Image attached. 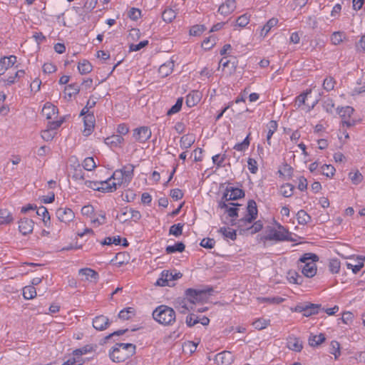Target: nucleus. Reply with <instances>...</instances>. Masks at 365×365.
I'll use <instances>...</instances> for the list:
<instances>
[{
  "label": "nucleus",
  "mask_w": 365,
  "mask_h": 365,
  "mask_svg": "<svg viewBox=\"0 0 365 365\" xmlns=\"http://www.w3.org/2000/svg\"><path fill=\"white\" fill-rule=\"evenodd\" d=\"M121 238L119 236H115L113 237H106L105 240L101 242L103 245H110L114 244L115 245H118L120 244Z\"/></svg>",
  "instance_id": "obj_56"
},
{
  "label": "nucleus",
  "mask_w": 365,
  "mask_h": 365,
  "mask_svg": "<svg viewBox=\"0 0 365 365\" xmlns=\"http://www.w3.org/2000/svg\"><path fill=\"white\" fill-rule=\"evenodd\" d=\"M173 68V61H168L160 66L158 72L162 77H166L172 73Z\"/></svg>",
  "instance_id": "obj_23"
},
{
  "label": "nucleus",
  "mask_w": 365,
  "mask_h": 365,
  "mask_svg": "<svg viewBox=\"0 0 365 365\" xmlns=\"http://www.w3.org/2000/svg\"><path fill=\"white\" fill-rule=\"evenodd\" d=\"M288 232L282 226L277 230H272L265 237L264 239L269 241H284L287 240Z\"/></svg>",
  "instance_id": "obj_10"
},
{
  "label": "nucleus",
  "mask_w": 365,
  "mask_h": 365,
  "mask_svg": "<svg viewBox=\"0 0 365 365\" xmlns=\"http://www.w3.org/2000/svg\"><path fill=\"white\" fill-rule=\"evenodd\" d=\"M297 220L299 225H304L311 221L312 217L304 210H300L297 213Z\"/></svg>",
  "instance_id": "obj_30"
},
{
  "label": "nucleus",
  "mask_w": 365,
  "mask_h": 365,
  "mask_svg": "<svg viewBox=\"0 0 365 365\" xmlns=\"http://www.w3.org/2000/svg\"><path fill=\"white\" fill-rule=\"evenodd\" d=\"M110 324L108 318L103 315L96 317L93 320V327L98 331L105 330Z\"/></svg>",
  "instance_id": "obj_17"
},
{
  "label": "nucleus",
  "mask_w": 365,
  "mask_h": 365,
  "mask_svg": "<svg viewBox=\"0 0 365 365\" xmlns=\"http://www.w3.org/2000/svg\"><path fill=\"white\" fill-rule=\"evenodd\" d=\"M201 94L199 91H193L190 92L186 97V105L191 108L195 106L200 102Z\"/></svg>",
  "instance_id": "obj_21"
},
{
  "label": "nucleus",
  "mask_w": 365,
  "mask_h": 365,
  "mask_svg": "<svg viewBox=\"0 0 365 365\" xmlns=\"http://www.w3.org/2000/svg\"><path fill=\"white\" fill-rule=\"evenodd\" d=\"M56 217L58 219L64 223H68L71 221H72L75 215L73 210L70 208L67 207H60L56 210Z\"/></svg>",
  "instance_id": "obj_12"
},
{
  "label": "nucleus",
  "mask_w": 365,
  "mask_h": 365,
  "mask_svg": "<svg viewBox=\"0 0 365 365\" xmlns=\"http://www.w3.org/2000/svg\"><path fill=\"white\" fill-rule=\"evenodd\" d=\"M36 215L41 217L45 226L48 227L50 224V215L47 209L43 206L39 207L36 210Z\"/></svg>",
  "instance_id": "obj_29"
},
{
  "label": "nucleus",
  "mask_w": 365,
  "mask_h": 365,
  "mask_svg": "<svg viewBox=\"0 0 365 365\" xmlns=\"http://www.w3.org/2000/svg\"><path fill=\"white\" fill-rule=\"evenodd\" d=\"M58 113L57 108L51 103L44 104L42 108V115L47 119H54Z\"/></svg>",
  "instance_id": "obj_18"
},
{
  "label": "nucleus",
  "mask_w": 365,
  "mask_h": 365,
  "mask_svg": "<svg viewBox=\"0 0 365 365\" xmlns=\"http://www.w3.org/2000/svg\"><path fill=\"white\" fill-rule=\"evenodd\" d=\"M329 353L334 356V359H337L340 354V344L336 341H331L329 346Z\"/></svg>",
  "instance_id": "obj_42"
},
{
  "label": "nucleus",
  "mask_w": 365,
  "mask_h": 365,
  "mask_svg": "<svg viewBox=\"0 0 365 365\" xmlns=\"http://www.w3.org/2000/svg\"><path fill=\"white\" fill-rule=\"evenodd\" d=\"M135 353V346L130 343L116 344L109 351L110 359L115 363L124 362Z\"/></svg>",
  "instance_id": "obj_2"
},
{
  "label": "nucleus",
  "mask_w": 365,
  "mask_h": 365,
  "mask_svg": "<svg viewBox=\"0 0 365 365\" xmlns=\"http://www.w3.org/2000/svg\"><path fill=\"white\" fill-rule=\"evenodd\" d=\"M78 274L83 277L82 280L90 282H96L99 278L98 273L91 268L80 269Z\"/></svg>",
  "instance_id": "obj_14"
},
{
  "label": "nucleus",
  "mask_w": 365,
  "mask_h": 365,
  "mask_svg": "<svg viewBox=\"0 0 365 365\" xmlns=\"http://www.w3.org/2000/svg\"><path fill=\"white\" fill-rule=\"evenodd\" d=\"M341 263L337 259H331L329 263V269L332 274H337L340 271Z\"/></svg>",
  "instance_id": "obj_49"
},
{
  "label": "nucleus",
  "mask_w": 365,
  "mask_h": 365,
  "mask_svg": "<svg viewBox=\"0 0 365 365\" xmlns=\"http://www.w3.org/2000/svg\"><path fill=\"white\" fill-rule=\"evenodd\" d=\"M288 280L290 283L301 284L302 278L296 272H289L288 273Z\"/></svg>",
  "instance_id": "obj_58"
},
{
  "label": "nucleus",
  "mask_w": 365,
  "mask_h": 365,
  "mask_svg": "<svg viewBox=\"0 0 365 365\" xmlns=\"http://www.w3.org/2000/svg\"><path fill=\"white\" fill-rule=\"evenodd\" d=\"M182 106V98H179L175 105H173L167 112L168 115H172L178 113Z\"/></svg>",
  "instance_id": "obj_52"
},
{
  "label": "nucleus",
  "mask_w": 365,
  "mask_h": 365,
  "mask_svg": "<svg viewBox=\"0 0 365 365\" xmlns=\"http://www.w3.org/2000/svg\"><path fill=\"white\" fill-rule=\"evenodd\" d=\"M250 22V16L245 14L239 16L236 20V24L240 27L246 26Z\"/></svg>",
  "instance_id": "obj_57"
},
{
  "label": "nucleus",
  "mask_w": 365,
  "mask_h": 365,
  "mask_svg": "<svg viewBox=\"0 0 365 365\" xmlns=\"http://www.w3.org/2000/svg\"><path fill=\"white\" fill-rule=\"evenodd\" d=\"M335 83L336 82L334 79L332 77L329 76L324 80L322 86L326 91L329 92L334 88Z\"/></svg>",
  "instance_id": "obj_51"
},
{
  "label": "nucleus",
  "mask_w": 365,
  "mask_h": 365,
  "mask_svg": "<svg viewBox=\"0 0 365 365\" xmlns=\"http://www.w3.org/2000/svg\"><path fill=\"white\" fill-rule=\"evenodd\" d=\"M134 168L135 166L133 165L128 164L123 166L121 169L115 170L113 175L106 180L108 187L104 188V190L106 192H113L119 187H127L133 178Z\"/></svg>",
  "instance_id": "obj_1"
},
{
  "label": "nucleus",
  "mask_w": 365,
  "mask_h": 365,
  "mask_svg": "<svg viewBox=\"0 0 365 365\" xmlns=\"http://www.w3.org/2000/svg\"><path fill=\"white\" fill-rule=\"evenodd\" d=\"M294 186L291 184L287 183L281 186L280 193L284 197H289L293 195Z\"/></svg>",
  "instance_id": "obj_47"
},
{
  "label": "nucleus",
  "mask_w": 365,
  "mask_h": 365,
  "mask_svg": "<svg viewBox=\"0 0 365 365\" xmlns=\"http://www.w3.org/2000/svg\"><path fill=\"white\" fill-rule=\"evenodd\" d=\"M245 192L242 189L233 187H227L223 195L225 201L236 200L244 197Z\"/></svg>",
  "instance_id": "obj_11"
},
{
  "label": "nucleus",
  "mask_w": 365,
  "mask_h": 365,
  "mask_svg": "<svg viewBox=\"0 0 365 365\" xmlns=\"http://www.w3.org/2000/svg\"><path fill=\"white\" fill-rule=\"evenodd\" d=\"M336 113L341 118V126L342 128H351L357 123V120L352 118L354 109L351 106H342L336 108Z\"/></svg>",
  "instance_id": "obj_6"
},
{
  "label": "nucleus",
  "mask_w": 365,
  "mask_h": 365,
  "mask_svg": "<svg viewBox=\"0 0 365 365\" xmlns=\"http://www.w3.org/2000/svg\"><path fill=\"white\" fill-rule=\"evenodd\" d=\"M34 222L26 217L21 218L19 221V230L23 235H28L32 233Z\"/></svg>",
  "instance_id": "obj_13"
},
{
  "label": "nucleus",
  "mask_w": 365,
  "mask_h": 365,
  "mask_svg": "<svg viewBox=\"0 0 365 365\" xmlns=\"http://www.w3.org/2000/svg\"><path fill=\"white\" fill-rule=\"evenodd\" d=\"M335 168L331 165L324 164L321 166V172L324 175H326L328 178H331L334 176L335 173Z\"/></svg>",
  "instance_id": "obj_48"
},
{
  "label": "nucleus",
  "mask_w": 365,
  "mask_h": 365,
  "mask_svg": "<svg viewBox=\"0 0 365 365\" xmlns=\"http://www.w3.org/2000/svg\"><path fill=\"white\" fill-rule=\"evenodd\" d=\"M175 17L176 12L170 8L165 9L162 14L163 20L167 23L172 22Z\"/></svg>",
  "instance_id": "obj_38"
},
{
  "label": "nucleus",
  "mask_w": 365,
  "mask_h": 365,
  "mask_svg": "<svg viewBox=\"0 0 365 365\" xmlns=\"http://www.w3.org/2000/svg\"><path fill=\"white\" fill-rule=\"evenodd\" d=\"M323 109L329 114H333L335 110V104L334 101L330 98H326L322 102Z\"/></svg>",
  "instance_id": "obj_32"
},
{
  "label": "nucleus",
  "mask_w": 365,
  "mask_h": 365,
  "mask_svg": "<svg viewBox=\"0 0 365 365\" xmlns=\"http://www.w3.org/2000/svg\"><path fill=\"white\" fill-rule=\"evenodd\" d=\"M79 86L76 83L69 84L68 86H66L64 89L65 94L67 95L69 98L77 95L79 93Z\"/></svg>",
  "instance_id": "obj_40"
},
{
  "label": "nucleus",
  "mask_w": 365,
  "mask_h": 365,
  "mask_svg": "<svg viewBox=\"0 0 365 365\" xmlns=\"http://www.w3.org/2000/svg\"><path fill=\"white\" fill-rule=\"evenodd\" d=\"M205 30V28L202 25H195L191 27L190 29V34L191 36H197L202 34L204 31Z\"/></svg>",
  "instance_id": "obj_61"
},
{
  "label": "nucleus",
  "mask_w": 365,
  "mask_h": 365,
  "mask_svg": "<svg viewBox=\"0 0 365 365\" xmlns=\"http://www.w3.org/2000/svg\"><path fill=\"white\" fill-rule=\"evenodd\" d=\"M236 9V1L235 0H226L219 7L218 11L223 16H228Z\"/></svg>",
  "instance_id": "obj_16"
},
{
  "label": "nucleus",
  "mask_w": 365,
  "mask_h": 365,
  "mask_svg": "<svg viewBox=\"0 0 365 365\" xmlns=\"http://www.w3.org/2000/svg\"><path fill=\"white\" fill-rule=\"evenodd\" d=\"M349 178L354 185H359L364 180L362 174L358 170L349 172Z\"/></svg>",
  "instance_id": "obj_35"
},
{
  "label": "nucleus",
  "mask_w": 365,
  "mask_h": 365,
  "mask_svg": "<svg viewBox=\"0 0 365 365\" xmlns=\"http://www.w3.org/2000/svg\"><path fill=\"white\" fill-rule=\"evenodd\" d=\"M263 227V224L262 223V222L260 220H258V221H256V222H253L252 224L251 225L249 230L247 232H249V233L253 235V234H255L258 232H259Z\"/></svg>",
  "instance_id": "obj_60"
},
{
  "label": "nucleus",
  "mask_w": 365,
  "mask_h": 365,
  "mask_svg": "<svg viewBox=\"0 0 365 365\" xmlns=\"http://www.w3.org/2000/svg\"><path fill=\"white\" fill-rule=\"evenodd\" d=\"M182 274L180 272H171L169 270H163L160 277L156 281V285L160 287L171 286V282L180 279Z\"/></svg>",
  "instance_id": "obj_7"
},
{
  "label": "nucleus",
  "mask_w": 365,
  "mask_h": 365,
  "mask_svg": "<svg viewBox=\"0 0 365 365\" xmlns=\"http://www.w3.org/2000/svg\"><path fill=\"white\" fill-rule=\"evenodd\" d=\"M319 260L317 255L305 253L299 258V267L302 273L307 277L311 278L317 274L316 262Z\"/></svg>",
  "instance_id": "obj_5"
},
{
  "label": "nucleus",
  "mask_w": 365,
  "mask_h": 365,
  "mask_svg": "<svg viewBox=\"0 0 365 365\" xmlns=\"http://www.w3.org/2000/svg\"><path fill=\"white\" fill-rule=\"evenodd\" d=\"M267 127V144L269 145H271V138L273 134L277 131V123L275 120H270L266 125Z\"/></svg>",
  "instance_id": "obj_24"
},
{
  "label": "nucleus",
  "mask_w": 365,
  "mask_h": 365,
  "mask_svg": "<svg viewBox=\"0 0 365 365\" xmlns=\"http://www.w3.org/2000/svg\"><path fill=\"white\" fill-rule=\"evenodd\" d=\"M78 69L81 74H86L92 71V66L88 61L83 60L78 63Z\"/></svg>",
  "instance_id": "obj_44"
},
{
  "label": "nucleus",
  "mask_w": 365,
  "mask_h": 365,
  "mask_svg": "<svg viewBox=\"0 0 365 365\" xmlns=\"http://www.w3.org/2000/svg\"><path fill=\"white\" fill-rule=\"evenodd\" d=\"M1 223H9L12 220L10 212L6 209H0Z\"/></svg>",
  "instance_id": "obj_55"
},
{
  "label": "nucleus",
  "mask_w": 365,
  "mask_h": 365,
  "mask_svg": "<svg viewBox=\"0 0 365 365\" xmlns=\"http://www.w3.org/2000/svg\"><path fill=\"white\" fill-rule=\"evenodd\" d=\"M152 315L153 319L163 326H172L176 321L175 310L167 305H159Z\"/></svg>",
  "instance_id": "obj_3"
},
{
  "label": "nucleus",
  "mask_w": 365,
  "mask_h": 365,
  "mask_svg": "<svg viewBox=\"0 0 365 365\" xmlns=\"http://www.w3.org/2000/svg\"><path fill=\"white\" fill-rule=\"evenodd\" d=\"M225 240H235L237 237L236 231L230 227H222L218 230Z\"/></svg>",
  "instance_id": "obj_25"
},
{
  "label": "nucleus",
  "mask_w": 365,
  "mask_h": 365,
  "mask_svg": "<svg viewBox=\"0 0 365 365\" xmlns=\"http://www.w3.org/2000/svg\"><path fill=\"white\" fill-rule=\"evenodd\" d=\"M247 168L251 173L255 174L258 170V166L257 161L253 158H248L247 160Z\"/></svg>",
  "instance_id": "obj_63"
},
{
  "label": "nucleus",
  "mask_w": 365,
  "mask_h": 365,
  "mask_svg": "<svg viewBox=\"0 0 365 365\" xmlns=\"http://www.w3.org/2000/svg\"><path fill=\"white\" fill-rule=\"evenodd\" d=\"M151 135V130L147 126H142L133 130V138L140 143H144L148 140Z\"/></svg>",
  "instance_id": "obj_9"
},
{
  "label": "nucleus",
  "mask_w": 365,
  "mask_h": 365,
  "mask_svg": "<svg viewBox=\"0 0 365 365\" xmlns=\"http://www.w3.org/2000/svg\"><path fill=\"white\" fill-rule=\"evenodd\" d=\"M258 214L257 203L254 200H250L247 202L246 215L237 220L235 225L241 232H247L252 224L257 219Z\"/></svg>",
  "instance_id": "obj_4"
},
{
  "label": "nucleus",
  "mask_w": 365,
  "mask_h": 365,
  "mask_svg": "<svg viewBox=\"0 0 365 365\" xmlns=\"http://www.w3.org/2000/svg\"><path fill=\"white\" fill-rule=\"evenodd\" d=\"M23 296L26 299H34L36 296V290L34 286H26L23 289Z\"/></svg>",
  "instance_id": "obj_41"
},
{
  "label": "nucleus",
  "mask_w": 365,
  "mask_h": 365,
  "mask_svg": "<svg viewBox=\"0 0 365 365\" xmlns=\"http://www.w3.org/2000/svg\"><path fill=\"white\" fill-rule=\"evenodd\" d=\"M231 207H229L227 210H226V212L230 217H236L238 216V208L237 206H240L238 203H230Z\"/></svg>",
  "instance_id": "obj_59"
},
{
  "label": "nucleus",
  "mask_w": 365,
  "mask_h": 365,
  "mask_svg": "<svg viewBox=\"0 0 365 365\" xmlns=\"http://www.w3.org/2000/svg\"><path fill=\"white\" fill-rule=\"evenodd\" d=\"M287 346L294 351H300L302 349V344L297 338H289L287 341Z\"/></svg>",
  "instance_id": "obj_34"
},
{
  "label": "nucleus",
  "mask_w": 365,
  "mask_h": 365,
  "mask_svg": "<svg viewBox=\"0 0 365 365\" xmlns=\"http://www.w3.org/2000/svg\"><path fill=\"white\" fill-rule=\"evenodd\" d=\"M83 167L85 170L91 171L96 167V164L92 157H88L84 159L83 162Z\"/></svg>",
  "instance_id": "obj_53"
},
{
  "label": "nucleus",
  "mask_w": 365,
  "mask_h": 365,
  "mask_svg": "<svg viewBox=\"0 0 365 365\" xmlns=\"http://www.w3.org/2000/svg\"><path fill=\"white\" fill-rule=\"evenodd\" d=\"M200 246L205 248L211 249L214 247L215 241L212 238H204L200 242Z\"/></svg>",
  "instance_id": "obj_64"
},
{
  "label": "nucleus",
  "mask_w": 365,
  "mask_h": 365,
  "mask_svg": "<svg viewBox=\"0 0 365 365\" xmlns=\"http://www.w3.org/2000/svg\"><path fill=\"white\" fill-rule=\"evenodd\" d=\"M270 324V320L264 319V318H259L255 322H253L252 325L254 327L257 329L261 330L263 329H265Z\"/></svg>",
  "instance_id": "obj_45"
},
{
  "label": "nucleus",
  "mask_w": 365,
  "mask_h": 365,
  "mask_svg": "<svg viewBox=\"0 0 365 365\" xmlns=\"http://www.w3.org/2000/svg\"><path fill=\"white\" fill-rule=\"evenodd\" d=\"M325 341V336L324 334H319L317 335H310L309 338V344L311 346H317Z\"/></svg>",
  "instance_id": "obj_33"
},
{
  "label": "nucleus",
  "mask_w": 365,
  "mask_h": 365,
  "mask_svg": "<svg viewBox=\"0 0 365 365\" xmlns=\"http://www.w3.org/2000/svg\"><path fill=\"white\" fill-rule=\"evenodd\" d=\"M185 294L190 302L193 304L195 301L198 300L199 297L202 294V292L194 289H187L185 291Z\"/></svg>",
  "instance_id": "obj_39"
},
{
  "label": "nucleus",
  "mask_w": 365,
  "mask_h": 365,
  "mask_svg": "<svg viewBox=\"0 0 365 365\" xmlns=\"http://www.w3.org/2000/svg\"><path fill=\"white\" fill-rule=\"evenodd\" d=\"M311 93L312 90L308 89L296 98L295 103L298 108H300L302 105L305 104L306 100L307 99L308 96L311 95Z\"/></svg>",
  "instance_id": "obj_43"
},
{
  "label": "nucleus",
  "mask_w": 365,
  "mask_h": 365,
  "mask_svg": "<svg viewBox=\"0 0 365 365\" xmlns=\"http://www.w3.org/2000/svg\"><path fill=\"white\" fill-rule=\"evenodd\" d=\"M96 350V346L92 344H86L81 348L76 349L73 351V355L74 356H81L89 353H91Z\"/></svg>",
  "instance_id": "obj_27"
},
{
  "label": "nucleus",
  "mask_w": 365,
  "mask_h": 365,
  "mask_svg": "<svg viewBox=\"0 0 365 365\" xmlns=\"http://www.w3.org/2000/svg\"><path fill=\"white\" fill-rule=\"evenodd\" d=\"M195 143V137L192 134L184 135L180 140V145L182 149H187Z\"/></svg>",
  "instance_id": "obj_26"
},
{
  "label": "nucleus",
  "mask_w": 365,
  "mask_h": 365,
  "mask_svg": "<svg viewBox=\"0 0 365 365\" xmlns=\"http://www.w3.org/2000/svg\"><path fill=\"white\" fill-rule=\"evenodd\" d=\"M54 135H55V131L51 130L48 126V129L42 131V133H41V137L46 141L51 140L54 138Z\"/></svg>",
  "instance_id": "obj_62"
},
{
  "label": "nucleus",
  "mask_w": 365,
  "mask_h": 365,
  "mask_svg": "<svg viewBox=\"0 0 365 365\" xmlns=\"http://www.w3.org/2000/svg\"><path fill=\"white\" fill-rule=\"evenodd\" d=\"M135 315V309L133 307H128L122 309L119 312L118 317L123 320H128L132 319Z\"/></svg>",
  "instance_id": "obj_31"
},
{
  "label": "nucleus",
  "mask_w": 365,
  "mask_h": 365,
  "mask_svg": "<svg viewBox=\"0 0 365 365\" xmlns=\"http://www.w3.org/2000/svg\"><path fill=\"white\" fill-rule=\"evenodd\" d=\"M357 263L355 264H351V262H346V266L347 269H351L354 274L358 273L361 268L364 267V263L361 262V257H358L357 259Z\"/></svg>",
  "instance_id": "obj_37"
},
{
  "label": "nucleus",
  "mask_w": 365,
  "mask_h": 365,
  "mask_svg": "<svg viewBox=\"0 0 365 365\" xmlns=\"http://www.w3.org/2000/svg\"><path fill=\"white\" fill-rule=\"evenodd\" d=\"M321 309H322L320 304L312 303L301 304L295 307L296 312L307 317L318 314Z\"/></svg>",
  "instance_id": "obj_8"
},
{
  "label": "nucleus",
  "mask_w": 365,
  "mask_h": 365,
  "mask_svg": "<svg viewBox=\"0 0 365 365\" xmlns=\"http://www.w3.org/2000/svg\"><path fill=\"white\" fill-rule=\"evenodd\" d=\"M84 185L88 188H91L93 190L101 191L103 192H107L104 188L108 187V183L106 180L103 181H91V180H84Z\"/></svg>",
  "instance_id": "obj_19"
},
{
  "label": "nucleus",
  "mask_w": 365,
  "mask_h": 365,
  "mask_svg": "<svg viewBox=\"0 0 365 365\" xmlns=\"http://www.w3.org/2000/svg\"><path fill=\"white\" fill-rule=\"evenodd\" d=\"M278 22L279 20L277 18L270 19L261 29L260 36H266L271 29L277 25Z\"/></svg>",
  "instance_id": "obj_28"
},
{
  "label": "nucleus",
  "mask_w": 365,
  "mask_h": 365,
  "mask_svg": "<svg viewBox=\"0 0 365 365\" xmlns=\"http://www.w3.org/2000/svg\"><path fill=\"white\" fill-rule=\"evenodd\" d=\"M185 245L182 242H177L173 245H168L165 248L167 254H171L175 252H182L185 250Z\"/></svg>",
  "instance_id": "obj_36"
},
{
  "label": "nucleus",
  "mask_w": 365,
  "mask_h": 365,
  "mask_svg": "<svg viewBox=\"0 0 365 365\" xmlns=\"http://www.w3.org/2000/svg\"><path fill=\"white\" fill-rule=\"evenodd\" d=\"M84 125L85 128L83 130V134L86 136L89 135L94 127V116L93 115H86L84 117Z\"/></svg>",
  "instance_id": "obj_22"
},
{
  "label": "nucleus",
  "mask_w": 365,
  "mask_h": 365,
  "mask_svg": "<svg viewBox=\"0 0 365 365\" xmlns=\"http://www.w3.org/2000/svg\"><path fill=\"white\" fill-rule=\"evenodd\" d=\"M249 136L250 134L244 139L242 142L235 144L234 149L237 151H245L247 150L250 145Z\"/></svg>",
  "instance_id": "obj_54"
},
{
  "label": "nucleus",
  "mask_w": 365,
  "mask_h": 365,
  "mask_svg": "<svg viewBox=\"0 0 365 365\" xmlns=\"http://www.w3.org/2000/svg\"><path fill=\"white\" fill-rule=\"evenodd\" d=\"M124 142V138L121 135H113L106 138L104 143L110 148H116L120 146Z\"/></svg>",
  "instance_id": "obj_20"
},
{
  "label": "nucleus",
  "mask_w": 365,
  "mask_h": 365,
  "mask_svg": "<svg viewBox=\"0 0 365 365\" xmlns=\"http://www.w3.org/2000/svg\"><path fill=\"white\" fill-rule=\"evenodd\" d=\"M16 62V56L11 55L9 56H4L0 58V76L10 68H11Z\"/></svg>",
  "instance_id": "obj_15"
},
{
  "label": "nucleus",
  "mask_w": 365,
  "mask_h": 365,
  "mask_svg": "<svg viewBox=\"0 0 365 365\" xmlns=\"http://www.w3.org/2000/svg\"><path fill=\"white\" fill-rule=\"evenodd\" d=\"M184 224L178 223L172 225L169 230V235H174L175 237H179L182 233V228Z\"/></svg>",
  "instance_id": "obj_46"
},
{
  "label": "nucleus",
  "mask_w": 365,
  "mask_h": 365,
  "mask_svg": "<svg viewBox=\"0 0 365 365\" xmlns=\"http://www.w3.org/2000/svg\"><path fill=\"white\" fill-rule=\"evenodd\" d=\"M345 38V34L341 31H335L331 36V41L334 45H339Z\"/></svg>",
  "instance_id": "obj_50"
}]
</instances>
